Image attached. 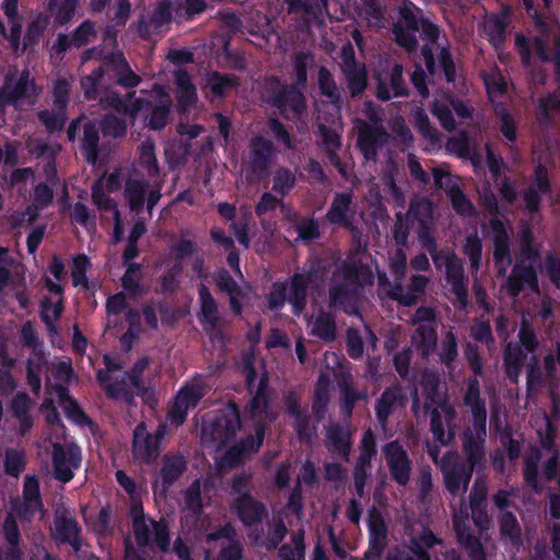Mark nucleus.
I'll return each mask as SVG.
<instances>
[{
  "label": "nucleus",
  "mask_w": 560,
  "mask_h": 560,
  "mask_svg": "<svg viewBox=\"0 0 560 560\" xmlns=\"http://www.w3.org/2000/svg\"><path fill=\"white\" fill-rule=\"evenodd\" d=\"M266 384L259 381L256 394L246 410L245 428H252L254 435L242 440L240 445H233L224 451L230 439L241 428L238 411L235 406L221 409L212 420L202 423V441L218 442L217 466L223 470L234 467L250 454L256 453L264 440V425L268 419Z\"/></svg>",
  "instance_id": "f03ea898"
},
{
  "label": "nucleus",
  "mask_w": 560,
  "mask_h": 560,
  "mask_svg": "<svg viewBox=\"0 0 560 560\" xmlns=\"http://www.w3.org/2000/svg\"><path fill=\"white\" fill-rule=\"evenodd\" d=\"M439 541L431 533H424L418 539L412 540L408 548L399 549L388 557V560H429L427 550Z\"/></svg>",
  "instance_id": "bb28decb"
},
{
  "label": "nucleus",
  "mask_w": 560,
  "mask_h": 560,
  "mask_svg": "<svg viewBox=\"0 0 560 560\" xmlns=\"http://www.w3.org/2000/svg\"><path fill=\"white\" fill-rule=\"evenodd\" d=\"M369 528L371 535L372 549L375 553H380L382 548V541L385 537V525L376 513H372L369 518Z\"/></svg>",
  "instance_id": "864d4df0"
},
{
  "label": "nucleus",
  "mask_w": 560,
  "mask_h": 560,
  "mask_svg": "<svg viewBox=\"0 0 560 560\" xmlns=\"http://www.w3.org/2000/svg\"><path fill=\"white\" fill-rule=\"evenodd\" d=\"M47 287L52 295L42 302V317L51 331L54 330V323L62 311L61 285L54 283L52 280L47 277Z\"/></svg>",
  "instance_id": "7c9ffc66"
},
{
  "label": "nucleus",
  "mask_w": 560,
  "mask_h": 560,
  "mask_svg": "<svg viewBox=\"0 0 560 560\" xmlns=\"http://www.w3.org/2000/svg\"><path fill=\"white\" fill-rule=\"evenodd\" d=\"M521 346H508L505 351L506 371L514 382L517 381L521 365L525 362L528 354H533L535 349L534 335L525 323L520 330Z\"/></svg>",
  "instance_id": "2eb2a0df"
},
{
  "label": "nucleus",
  "mask_w": 560,
  "mask_h": 560,
  "mask_svg": "<svg viewBox=\"0 0 560 560\" xmlns=\"http://www.w3.org/2000/svg\"><path fill=\"white\" fill-rule=\"evenodd\" d=\"M342 70L348 78L352 95L362 92L366 85V71L354 61L353 49L347 46L342 49Z\"/></svg>",
  "instance_id": "5701e85b"
},
{
  "label": "nucleus",
  "mask_w": 560,
  "mask_h": 560,
  "mask_svg": "<svg viewBox=\"0 0 560 560\" xmlns=\"http://www.w3.org/2000/svg\"><path fill=\"white\" fill-rule=\"evenodd\" d=\"M490 228L493 233L495 264L499 272L503 273L511 262L508 252V234L502 220L498 217L491 219Z\"/></svg>",
  "instance_id": "a878e982"
},
{
  "label": "nucleus",
  "mask_w": 560,
  "mask_h": 560,
  "mask_svg": "<svg viewBox=\"0 0 560 560\" xmlns=\"http://www.w3.org/2000/svg\"><path fill=\"white\" fill-rule=\"evenodd\" d=\"M447 150L458 156H468L474 167L480 168L482 160L479 154L471 148L466 133L453 137L447 142Z\"/></svg>",
  "instance_id": "ea45409f"
},
{
  "label": "nucleus",
  "mask_w": 560,
  "mask_h": 560,
  "mask_svg": "<svg viewBox=\"0 0 560 560\" xmlns=\"http://www.w3.org/2000/svg\"><path fill=\"white\" fill-rule=\"evenodd\" d=\"M42 411L46 413V421L51 427L56 439L65 435V428L60 424L59 416L52 407V398L46 400L42 406Z\"/></svg>",
  "instance_id": "e2e57ef3"
},
{
  "label": "nucleus",
  "mask_w": 560,
  "mask_h": 560,
  "mask_svg": "<svg viewBox=\"0 0 560 560\" xmlns=\"http://www.w3.org/2000/svg\"><path fill=\"white\" fill-rule=\"evenodd\" d=\"M384 453L386 455V459L393 477L400 485H405L409 479L410 470L407 454L401 448V446L396 442L386 445L384 448Z\"/></svg>",
  "instance_id": "393cba45"
},
{
  "label": "nucleus",
  "mask_w": 560,
  "mask_h": 560,
  "mask_svg": "<svg viewBox=\"0 0 560 560\" xmlns=\"http://www.w3.org/2000/svg\"><path fill=\"white\" fill-rule=\"evenodd\" d=\"M479 387L476 381L468 384L465 396V404L469 406L474 417V440L472 433H466L464 436L465 450L469 456L467 465L457 464V455L455 453H446L441 459L440 465L444 472V481L447 490L453 495L452 509L454 527L459 541L469 550L472 560H483L481 547L478 540L471 538L468 534L470 522L472 521L479 530L488 527L489 520L485 511L486 489L482 485L475 486V494L470 499L469 505L459 503V508L455 506V498L460 497L466 490L470 480L472 467L481 457V443L486 435V409L479 404Z\"/></svg>",
  "instance_id": "f257e3e1"
},
{
  "label": "nucleus",
  "mask_w": 560,
  "mask_h": 560,
  "mask_svg": "<svg viewBox=\"0 0 560 560\" xmlns=\"http://www.w3.org/2000/svg\"><path fill=\"white\" fill-rule=\"evenodd\" d=\"M207 84L214 96H221L226 90L233 86V81L230 78L212 73L208 77Z\"/></svg>",
  "instance_id": "338daca9"
},
{
  "label": "nucleus",
  "mask_w": 560,
  "mask_h": 560,
  "mask_svg": "<svg viewBox=\"0 0 560 560\" xmlns=\"http://www.w3.org/2000/svg\"><path fill=\"white\" fill-rule=\"evenodd\" d=\"M535 273L530 268H526L524 271L521 267H515L512 277L508 280L505 290L512 295L518 294L525 288L532 290L536 289Z\"/></svg>",
  "instance_id": "4c0bfd02"
},
{
  "label": "nucleus",
  "mask_w": 560,
  "mask_h": 560,
  "mask_svg": "<svg viewBox=\"0 0 560 560\" xmlns=\"http://www.w3.org/2000/svg\"><path fill=\"white\" fill-rule=\"evenodd\" d=\"M349 205L350 197L348 195H337L328 212V219L335 223H346Z\"/></svg>",
  "instance_id": "13d9d810"
},
{
  "label": "nucleus",
  "mask_w": 560,
  "mask_h": 560,
  "mask_svg": "<svg viewBox=\"0 0 560 560\" xmlns=\"http://www.w3.org/2000/svg\"><path fill=\"white\" fill-rule=\"evenodd\" d=\"M501 535L503 539H510L512 544L517 542L520 527L511 513H503L500 521Z\"/></svg>",
  "instance_id": "052dcab7"
},
{
  "label": "nucleus",
  "mask_w": 560,
  "mask_h": 560,
  "mask_svg": "<svg viewBox=\"0 0 560 560\" xmlns=\"http://www.w3.org/2000/svg\"><path fill=\"white\" fill-rule=\"evenodd\" d=\"M52 200V191L46 185H38L33 196V205L27 209L28 221H33L37 217L39 209L49 205Z\"/></svg>",
  "instance_id": "3c124183"
},
{
  "label": "nucleus",
  "mask_w": 560,
  "mask_h": 560,
  "mask_svg": "<svg viewBox=\"0 0 560 560\" xmlns=\"http://www.w3.org/2000/svg\"><path fill=\"white\" fill-rule=\"evenodd\" d=\"M43 515L38 480L33 476H26L23 488V501L12 506L3 525L4 535L9 544L14 546L19 541L18 518L23 522H30L34 518H42Z\"/></svg>",
  "instance_id": "0eeeda50"
},
{
  "label": "nucleus",
  "mask_w": 560,
  "mask_h": 560,
  "mask_svg": "<svg viewBox=\"0 0 560 560\" xmlns=\"http://www.w3.org/2000/svg\"><path fill=\"white\" fill-rule=\"evenodd\" d=\"M90 267V260L84 255H78L73 259V269H72V278L73 284L75 287L81 285L83 288L88 287V279L85 277V271Z\"/></svg>",
  "instance_id": "680f3d73"
},
{
  "label": "nucleus",
  "mask_w": 560,
  "mask_h": 560,
  "mask_svg": "<svg viewBox=\"0 0 560 560\" xmlns=\"http://www.w3.org/2000/svg\"><path fill=\"white\" fill-rule=\"evenodd\" d=\"M171 97L162 89H154L150 93H141V96L133 97L128 95L126 101L113 97L110 105L118 113H124L131 118L143 116L148 119L147 113L150 110L149 126L153 129H161L167 122Z\"/></svg>",
  "instance_id": "423d86ee"
},
{
  "label": "nucleus",
  "mask_w": 560,
  "mask_h": 560,
  "mask_svg": "<svg viewBox=\"0 0 560 560\" xmlns=\"http://www.w3.org/2000/svg\"><path fill=\"white\" fill-rule=\"evenodd\" d=\"M215 281L220 290L226 291L231 298V305L236 313L241 311V303L238 300L240 291L236 289L234 281L225 271H221L217 275Z\"/></svg>",
  "instance_id": "6e6d98bb"
},
{
  "label": "nucleus",
  "mask_w": 560,
  "mask_h": 560,
  "mask_svg": "<svg viewBox=\"0 0 560 560\" xmlns=\"http://www.w3.org/2000/svg\"><path fill=\"white\" fill-rule=\"evenodd\" d=\"M50 442L54 446L52 462L56 478L68 482L73 477V470L78 469L81 463V452L73 444H67L65 446L54 441L52 436Z\"/></svg>",
  "instance_id": "4468645a"
},
{
  "label": "nucleus",
  "mask_w": 560,
  "mask_h": 560,
  "mask_svg": "<svg viewBox=\"0 0 560 560\" xmlns=\"http://www.w3.org/2000/svg\"><path fill=\"white\" fill-rule=\"evenodd\" d=\"M308 328L312 335L323 340L330 341L335 338V324L329 314L312 315Z\"/></svg>",
  "instance_id": "79ce46f5"
},
{
  "label": "nucleus",
  "mask_w": 560,
  "mask_h": 560,
  "mask_svg": "<svg viewBox=\"0 0 560 560\" xmlns=\"http://www.w3.org/2000/svg\"><path fill=\"white\" fill-rule=\"evenodd\" d=\"M373 272L362 265L348 268L335 275L334 285L330 289L332 304L341 303L342 296L355 289V284L364 285L372 282Z\"/></svg>",
  "instance_id": "9b49d317"
},
{
  "label": "nucleus",
  "mask_w": 560,
  "mask_h": 560,
  "mask_svg": "<svg viewBox=\"0 0 560 560\" xmlns=\"http://www.w3.org/2000/svg\"><path fill=\"white\" fill-rule=\"evenodd\" d=\"M70 85L66 80L58 81L54 89L55 103L57 112L50 114L49 112H42L39 115L40 120L44 122L49 131L60 130L65 122V105L66 98L69 93Z\"/></svg>",
  "instance_id": "412c9836"
},
{
  "label": "nucleus",
  "mask_w": 560,
  "mask_h": 560,
  "mask_svg": "<svg viewBox=\"0 0 560 560\" xmlns=\"http://www.w3.org/2000/svg\"><path fill=\"white\" fill-rule=\"evenodd\" d=\"M450 104L453 106L458 116L468 117L470 115V110L466 105L460 102H453L448 96H443V101L436 100L434 102L432 112L438 117L441 125L447 130L454 128V120L448 109Z\"/></svg>",
  "instance_id": "72a5a7b5"
},
{
  "label": "nucleus",
  "mask_w": 560,
  "mask_h": 560,
  "mask_svg": "<svg viewBox=\"0 0 560 560\" xmlns=\"http://www.w3.org/2000/svg\"><path fill=\"white\" fill-rule=\"evenodd\" d=\"M485 85L489 97L493 100L497 95L502 94L506 90V82L498 70H491L483 75Z\"/></svg>",
  "instance_id": "4d7b16f0"
},
{
  "label": "nucleus",
  "mask_w": 560,
  "mask_h": 560,
  "mask_svg": "<svg viewBox=\"0 0 560 560\" xmlns=\"http://www.w3.org/2000/svg\"><path fill=\"white\" fill-rule=\"evenodd\" d=\"M206 393V386L200 377L187 382L177 393L170 410V418L176 424L183 423L188 410L197 406Z\"/></svg>",
  "instance_id": "f8f14e48"
},
{
  "label": "nucleus",
  "mask_w": 560,
  "mask_h": 560,
  "mask_svg": "<svg viewBox=\"0 0 560 560\" xmlns=\"http://www.w3.org/2000/svg\"><path fill=\"white\" fill-rule=\"evenodd\" d=\"M233 493L235 495L233 508L243 523L252 525L261 517L262 506L246 492H243L242 487L237 482L233 485Z\"/></svg>",
  "instance_id": "4be33fe9"
},
{
  "label": "nucleus",
  "mask_w": 560,
  "mask_h": 560,
  "mask_svg": "<svg viewBox=\"0 0 560 560\" xmlns=\"http://www.w3.org/2000/svg\"><path fill=\"white\" fill-rule=\"evenodd\" d=\"M252 152L254 165L261 166L271 156L272 149L269 142L258 139L253 142Z\"/></svg>",
  "instance_id": "69168bd1"
},
{
  "label": "nucleus",
  "mask_w": 560,
  "mask_h": 560,
  "mask_svg": "<svg viewBox=\"0 0 560 560\" xmlns=\"http://www.w3.org/2000/svg\"><path fill=\"white\" fill-rule=\"evenodd\" d=\"M415 322L418 324V328L412 337V342L421 348L424 355H428L436 345L433 312L429 308L418 310Z\"/></svg>",
  "instance_id": "a211bd4d"
},
{
  "label": "nucleus",
  "mask_w": 560,
  "mask_h": 560,
  "mask_svg": "<svg viewBox=\"0 0 560 560\" xmlns=\"http://www.w3.org/2000/svg\"><path fill=\"white\" fill-rule=\"evenodd\" d=\"M105 370L98 372V380L104 389L114 398H124L129 393L142 394L153 384V374L148 369L149 361L142 358L137 361L130 373H125L120 381L118 374L120 361L112 355H104Z\"/></svg>",
  "instance_id": "20e7f679"
},
{
  "label": "nucleus",
  "mask_w": 560,
  "mask_h": 560,
  "mask_svg": "<svg viewBox=\"0 0 560 560\" xmlns=\"http://www.w3.org/2000/svg\"><path fill=\"white\" fill-rule=\"evenodd\" d=\"M508 18L503 15H493L483 22V33L488 36L490 43L498 48L504 37Z\"/></svg>",
  "instance_id": "37998d69"
},
{
  "label": "nucleus",
  "mask_w": 560,
  "mask_h": 560,
  "mask_svg": "<svg viewBox=\"0 0 560 560\" xmlns=\"http://www.w3.org/2000/svg\"><path fill=\"white\" fill-rule=\"evenodd\" d=\"M432 218V206L425 200L421 199L411 203L406 220L397 214V223L394 230V236L398 244H405L407 241V223L412 224L417 221L420 225H427Z\"/></svg>",
  "instance_id": "f3484780"
},
{
  "label": "nucleus",
  "mask_w": 560,
  "mask_h": 560,
  "mask_svg": "<svg viewBox=\"0 0 560 560\" xmlns=\"http://www.w3.org/2000/svg\"><path fill=\"white\" fill-rule=\"evenodd\" d=\"M427 285V279L422 276L413 277L412 279V285L411 290L407 292L406 294L401 293V288L398 285H395L394 288L387 289V278L385 275H378V287L380 291L384 292L387 295H390L392 298L396 299L400 304L402 305H412L418 296L422 293L423 289Z\"/></svg>",
  "instance_id": "b1692460"
},
{
  "label": "nucleus",
  "mask_w": 560,
  "mask_h": 560,
  "mask_svg": "<svg viewBox=\"0 0 560 560\" xmlns=\"http://www.w3.org/2000/svg\"><path fill=\"white\" fill-rule=\"evenodd\" d=\"M186 463L183 456H165L160 475L153 482L155 498L163 497L167 488L183 474Z\"/></svg>",
  "instance_id": "aec40b11"
},
{
  "label": "nucleus",
  "mask_w": 560,
  "mask_h": 560,
  "mask_svg": "<svg viewBox=\"0 0 560 560\" xmlns=\"http://www.w3.org/2000/svg\"><path fill=\"white\" fill-rule=\"evenodd\" d=\"M434 180L440 188L447 190L454 209L460 214H469L472 210L471 203L466 197L453 185V178L450 173L434 171Z\"/></svg>",
  "instance_id": "2f4dec72"
},
{
  "label": "nucleus",
  "mask_w": 560,
  "mask_h": 560,
  "mask_svg": "<svg viewBox=\"0 0 560 560\" xmlns=\"http://www.w3.org/2000/svg\"><path fill=\"white\" fill-rule=\"evenodd\" d=\"M48 384L51 388L49 395L58 399L59 406L65 410L67 417L79 424L84 423L85 416L78 404L68 395L66 387L63 385L52 386L50 378H48Z\"/></svg>",
  "instance_id": "f704fd0d"
},
{
  "label": "nucleus",
  "mask_w": 560,
  "mask_h": 560,
  "mask_svg": "<svg viewBox=\"0 0 560 560\" xmlns=\"http://www.w3.org/2000/svg\"><path fill=\"white\" fill-rule=\"evenodd\" d=\"M534 18L535 34L530 38L517 34L515 38V45L523 62L529 63L533 49L538 58L545 61L552 60L560 69V26L558 22L551 19L542 21L536 15V12H534Z\"/></svg>",
  "instance_id": "39448f33"
},
{
  "label": "nucleus",
  "mask_w": 560,
  "mask_h": 560,
  "mask_svg": "<svg viewBox=\"0 0 560 560\" xmlns=\"http://www.w3.org/2000/svg\"><path fill=\"white\" fill-rule=\"evenodd\" d=\"M175 82L177 86V97L183 110L194 104L196 100V90L190 84V80L185 72L177 71L175 73Z\"/></svg>",
  "instance_id": "c03bdc74"
},
{
  "label": "nucleus",
  "mask_w": 560,
  "mask_h": 560,
  "mask_svg": "<svg viewBox=\"0 0 560 560\" xmlns=\"http://www.w3.org/2000/svg\"><path fill=\"white\" fill-rule=\"evenodd\" d=\"M375 453V441L373 434L368 431L362 439V453L355 467V487L359 492H362L364 485V467L369 465L371 458Z\"/></svg>",
  "instance_id": "c9c22d12"
},
{
  "label": "nucleus",
  "mask_w": 560,
  "mask_h": 560,
  "mask_svg": "<svg viewBox=\"0 0 560 560\" xmlns=\"http://www.w3.org/2000/svg\"><path fill=\"white\" fill-rule=\"evenodd\" d=\"M402 69L400 66H395L390 74L377 72V96L383 101H387L393 96H398L404 93L401 84Z\"/></svg>",
  "instance_id": "473e14b6"
},
{
  "label": "nucleus",
  "mask_w": 560,
  "mask_h": 560,
  "mask_svg": "<svg viewBox=\"0 0 560 560\" xmlns=\"http://www.w3.org/2000/svg\"><path fill=\"white\" fill-rule=\"evenodd\" d=\"M432 257L439 269L445 268L447 283L452 287L457 301L464 304L467 291L459 259L448 250L439 255L432 254Z\"/></svg>",
  "instance_id": "dca6fc26"
},
{
  "label": "nucleus",
  "mask_w": 560,
  "mask_h": 560,
  "mask_svg": "<svg viewBox=\"0 0 560 560\" xmlns=\"http://www.w3.org/2000/svg\"><path fill=\"white\" fill-rule=\"evenodd\" d=\"M164 435V429L160 428L155 435H150L143 423L133 432V454L139 460L149 462L158 456L159 441Z\"/></svg>",
  "instance_id": "6ab92c4d"
},
{
  "label": "nucleus",
  "mask_w": 560,
  "mask_h": 560,
  "mask_svg": "<svg viewBox=\"0 0 560 560\" xmlns=\"http://www.w3.org/2000/svg\"><path fill=\"white\" fill-rule=\"evenodd\" d=\"M199 301L201 307V320L213 325L218 319L217 304L208 289L201 284L199 289Z\"/></svg>",
  "instance_id": "49530a36"
},
{
  "label": "nucleus",
  "mask_w": 560,
  "mask_h": 560,
  "mask_svg": "<svg viewBox=\"0 0 560 560\" xmlns=\"http://www.w3.org/2000/svg\"><path fill=\"white\" fill-rule=\"evenodd\" d=\"M207 544L209 548L205 560H238L241 557L240 547L233 540V530L230 526L209 534Z\"/></svg>",
  "instance_id": "ddd939ff"
},
{
  "label": "nucleus",
  "mask_w": 560,
  "mask_h": 560,
  "mask_svg": "<svg viewBox=\"0 0 560 560\" xmlns=\"http://www.w3.org/2000/svg\"><path fill=\"white\" fill-rule=\"evenodd\" d=\"M279 107L283 114H287L289 109L294 113H300L304 108V100L301 92L291 90L285 93L279 101Z\"/></svg>",
  "instance_id": "bf43d9fd"
},
{
  "label": "nucleus",
  "mask_w": 560,
  "mask_h": 560,
  "mask_svg": "<svg viewBox=\"0 0 560 560\" xmlns=\"http://www.w3.org/2000/svg\"><path fill=\"white\" fill-rule=\"evenodd\" d=\"M24 454L19 450H9L5 455V470L9 475L18 476L24 469Z\"/></svg>",
  "instance_id": "0e129e2a"
},
{
  "label": "nucleus",
  "mask_w": 560,
  "mask_h": 560,
  "mask_svg": "<svg viewBox=\"0 0 560 560\" xmlns=\"http://www.w3.org/2000/svg\"><path fill=\"white\" fill-rule=\"evenodd\" d=\"M140 165L147 172L148 179L139 170H117L103 176L93 187V200L100 209H113L115 218V238L120 241L124 234V225L116 207L107 198V192L118 189L120 180L127 179L126 196L130 209L137 211L147 205L148 209L160 200V178L155 163L153 144L145 142L141 148Z\"/></svg>",
  "instance_id": "7ed1b4c3"
},
{
  "label": "nucleus",
  "mask_w": 560,
  "mask_h": 560,
  "mask_svg": "<svg viewBox=\"0 0 560 560\" xmlns=\"http://www.w3.org/2000/svg\"><path fill=\"white\" fill-rule=\"evenodd\" d=\"M415 124L419 131L431 141L433 147L439 142L436 132L430 126L428 116L422 110L415 114Z\"/></svg>",
  "instance_id": "774afa93"
},
{
  "label": "nucleus",
  "mask_w": 560,
  "mask_h": 560,
  "mask_svg": "<svg viewBox=\"0 0 560 560\" xmlns=\"http://www.w3.org/2000/svg\"><path fill=\"white\" fill-rule=\"evenodd\" d=\"M308 282V276L296 275L289 284H273L268 299L269 308L278 311L285 302H289L292 305L293 313L295 315L301 314L305 305L304 300Z\"/></svg>",
  "instance_id": "1a4fd4ad"
},
{
  "label": "nucleus",
  "mask_w": 560,
  "mask_h": 560,
  "mask_svg": "<svg viewBox=\"0 0 560 560\" xmlns=\"http://www.w3.org/2000/svg\"><path fill=\"white\" fill-rule=\"evenodd\" d=\"M401 398L402 396L399 388H393L385 392L376 407L378 419L383 421L393 408L400 406Z\"/></svg>",
  "instance_id": "de8ad7c7"
},
{
  "label": "nucleus",
  "mask_w": 560,
  "mask_h": 560,
  "mask_svg": "<svg viewBox=\"0 0 560 560\" xmlns=\"http://www.w3.org/2000/svg\"><path fill=\"white\" fill-rule=\"evenodd\" d=\"M107 70H113L118 82L124 86H135L139 83V78L130 70L121 55H115L106 63Z\"/></svg>",
  "instance_id": "a19ab883"
},
{
  "label": "nucleus",
  "mask_w": 560,
  "mask_h": 560,
  "mask_svg": "<svg viewBox=\"0 0 560 560\" xmlns=\"http://www.w3.org/2000/svg\"><path fill=\"white\" fill-rule=\"evenodd\" d=\"M549 188V183L547 178V171L542 166H537L535 172V188L530 187L525 194H524V201L526 203V207L529 210H536L539 200H540V194H545Z\"/></svg>",
  "instance_id": "58836bf2"
},
{
  "label": "nucleus",
  "mask_w": 560,
  "mask_h": 560,
  "mask_svg": "<svg viewBox=\"0 0 560 560\" xmlns=\"http://www.w3.org/2000/svg\"><path fill=\"white\" fill-rule=\"evenodd\" d=\"M16 5L18 0H4L2 4L4 14L11 25L10 33L7 36L11 39L13 46L18 45L22 28V25L16 18Z\"/></svg>",
  "instance_id": "8fccbe9b"
},
{
  "label": "nucleus",
  "mask_w": 560,
  "mask_h": 560,
  "mask_svg": "<svg viewBox=\"0 0 560 560\" xmlns=\"http://www.w3.org/2000/svg\"><path fill=\"white\" fill-rule=\"evenodd\" d=\"M358 144L365 159H372L378 144L385 142L387 135L377 127H371L365 122L358 121Z\"/></svg>",
  "instance_id": "c85d7f7f"
},
{
  "label": "nucleus",
  "mask_w": 560,
  "mask_h": 560,
  "mask_svg": "<svg viewBox=\"0 0 560 560\" xmlns=\"http://www.w3.org/2000/svg\"><path fill=\"white\" fill-rule=\"evenodd\" d=\"M400 14L404 23L406 24V28H404L400 23L396 24L394 33L397 43L405 47L407 50H412L416 48V31L420 24L430 38L434 39L438 36L436 26L427 21H420L418 19L419 10L412 3H406L401 9Z\"/></svg>",
  "instance_id": "9d476101"
},
{
  "label": "nucleus",
  "mask_w": 560,
  "mask_h": 560,
  "mask_svg": "<svg viewBox=\"0 0 560 560\" xmlns=\"http://www.w3.org/2000/svg\"><path fill=\"white\" fill-rule=\"evenodd\" d=\"M98 141V133L95 124L89 122L84 126V139L82 152L85 160L90 163L96 161V145Z\"/></svg>",
  "instance_id": "09e8293b"
},
{
  "label": "nucleus",
  "mask_w": 560,
  "mask_h": 560,
  "mask_svg": "<svg viewBox=\"0 0 560 560\" xmlns=\"http://www.w3.org/2000/svg\"><path fill=\"white\" fill-rule=\"evenodd\" d=\"M185 510L187 511L186 517H195L199 514L201 510V500H200V485L199 481H196L191 485V487L185 493Z\"/></svg>",
  "instance_id": "5fc2aeb1"
},
{
  "label": "nucleus",
  "mask_w": 560,
  "mask_h": 560,
  "mask_svg": "<svg viewBox=\"0 0 560 560\" xmlns=\"http://www.w3.org/2000/svg\"><path fill=\"white\" fill-rule=\"evenodd\" d=\"M453 417L451 407L446 402L440 404L431 413V430L436 442L445 445L453 432L450 421Z\"/></svg>",
  "instance_id": "cd10ccee"
},
{
  "label": "nucleus",
  "mask_w": 560,
  "mask_h": 560,
  "mask_svg": "<svg viewBox=\"0 0 560 560\" xmlns=\"http://www.w3.org/2000/svg\"><path fill=\"white\" fill-rule=\"evenodd\" d=\"M44 358L40 351H34L33 355L28 360L27 365V380L30 386L34 392H38L40 388V377L39 374L42 372V368L44 366Z\"/></svg>",
  "instance_id": "603ef678"
},
{
  "label": "nucleus",
  "mask_w": 560,
  "mask_h": 560,
  "mask_svg": "<svg viewBox=\"0 0 560 560\" xmlns=\"http://www.w3.org/2000/svg\"><path fill=\"white\" fill-rule=\"evenodd\" d=\"M34 93V83L28 73H23L13 88V79L9 78L2 92H0V107L4 102L20 103L22 98H31Z\"/></svg>",
  "instance_id": "c756f323"
},
{
  "label": "nucleus",
  "mask_w": 560,
  "mask_h": 560,
  "mask_svg": "<svg viewBox=\"0 0 560 560\" xmlns=\"http://www.w3.org/2000/svg\"><path fill=\"white\" fill-rule=\"evenodd\" d=\"M328 447L331 452L347 457L350 450V433L347 429L334 428L328 432Z\"/></svg>",
  "instance_id": "a18cd8bd"
},
{
  "label": "nucleus",
  "mask_w": 560,
  "mask_h": 560,
  "mask_svg": "<svg viewBox=\"0 0 560 560\" xmlns=\"http://www.w3.org/2000/svg\"><path fill=\"white\" fill-rule=\"evenodd\" d=\"M54 536L60 541L69 542L75 550H78L79 527L71 516H60L56 520Z\"/></svg>",
  "instance_id": "e433bc0d"
},
{
  "label": "nucleus",
  "mask_w": 560,
  "mask_h": 560,
  "mask_svg": "<svg viewBox=\"0 0 560 560\" xmlns=\"http://www.w3.org/2000/svg\"><path fill=\"white\" fill-rule=\"evenodd\" d=\"M133 532L139 546H151L153 542L165 551L168 546V533L164 522H153L144 518L142 506L138 502H132L130 508Z\"/></svg>",
  "instance_id": "6e6552de"
}]
</instances>
